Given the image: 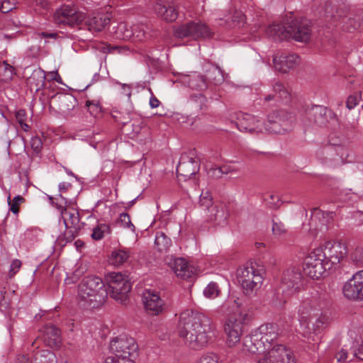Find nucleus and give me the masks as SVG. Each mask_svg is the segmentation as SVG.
<instances>
[{
    "mask_svg": "<svg viewBox=\"0 0 363 363\" xmlns=\"http://www.w3.org/2000/svg\"><path fill=\"white\" fill-rule=\"evenodd\" d=\"M200 163L198 160L187 155H182L177 167V174L179 179L187 180L191 176L199 172Z\"/></svg>",
    "mask_w": 363,
    "mask_h": 363,
    "instance_id": "nucleus-20",
    "label": "nucleus"
},
{
    "mask_svg": "<svg viewBox=\"0 0 363 363\" xmlns=\"http://www.w3.org/2000/svg\"><path fill=\"white\" fill-rule=\"evenodd\" d=\"M30 145L36 153L40 152L43 147L41 139L38 136L33 137L30 140Z\"/></svg>",
    "mask_w": 363,
    "mask_h": 363,
    "instance_id": "nucleus-49",
    "label": "nucleus"
},
{
    "mask_svg": "<svg viewBox=\"0 0 363 363\" xmlns=\"http://www.w3.org/2000/svg\"><path fill=\"white\" fill-rule=\"evenodd\" d=\"M328 322V318L325 315L319 316L315 323L312 324V328H311V331L313 330V333H318L321 328L323 327L325 324Z\"/></svg>",
    "mask_w": 363,
    "mask_h": 363,
    "instance_id": "nucleus-47",
    "label": "nucleus"
},
{
    "mask_svg": "<svg viewBox=\"0 0 363 363\" xmlns=\"http://www.w3.org/2000/svg\"><path fill=\"white\" fill-rule=\"evenodd\" d=\"M300 62L299 57L296 54L279 55L278 52L273 57L274 67L276 70L281 72H287L294 68Z\"/></svg>",
    "mask_w": 363,
    "mask_h": 363,
    "instance_id": "nucleus-24",
    "label": "nucleus"
},
{
    "mask_svg": "<svg viewBox=\"0 0 363 363\" xmlns=\"http://www.w3.org/2000/svg\"><path fill=\"white\" fill-rule=\"evenodd\" d=\"M266 33L274 40L293 38L299 42H307L311 38V23L307 19L289 17L282 23H274L266 29Z\"/></svg>",
    "mask_w": 363,
    "mask_h": 363,
    "instance_id": "nucleus-2",
    "label": "nucleus"
},
{
    "mask_svg": "<svg viewBox=\"0 0 363 363\" xmlns=\"http://www.w3.org/2000/svg\"><path fill=\"white\" fill-rule=\"evenodd\" d=\"M130 256V252L126 248L113 250L110 257V262L115 266H120L127 262Z\"/></svg>",
    "mask_w": 363,
    "mask_h": 363,
    "instance_id": "nucleus-33",
    "label": "nucleus"
},
{
    "mask_svg": "<svg viewBox=\"0 0 363 363\" xmlns=\"http://www.w3.org/2000/svg\"><path fill=\"white\" fill-rule=\"evenodd\" d=\"M307 119L320 127L334 125L337 123L336 114L323 106H313L306 111Z\"/></svg>",
    "mask_w": 363,
    "mask_h": 363,
    "instance_id": "nucleus-14",
    "label": "nucleus"
},
{
    "mask_svg": "<svg viewBox=\"0 0 363 363\" xmlns=\"http://www.w3.org/2000/svg\"><path fill=\"white\" fill-rule=\"evenodd\" d=\"M52 19L59 26L72 28L80 25L85 19V15L74 6L65 4L55 10Z\"/></svg>",
    "mask_w": 363,
    "mask_h": 363,
    "instance_id": "nucleus-9",
    "label": "nucleus"
},
{
    "mask_svg": "<svg viewBox=\"0 0 363 363\" xmlns=\"http://www.w3.org/2000/svg\"><path fill=\"white\" fill-rule=\"evenodd\" d=\"M197 363H218V357L215 354H208L202 357Z\"/></svg>",
    "mask_w": 363,
    "mask_h": 363,
    "instance_id": "nucleus-50",
    "label": "nucleus"
},
{
    "mask_svg": "<svg viewBox=\"0 0 363 363\" xmlns=\"http://www.w3.org/2000/svg\"><path fill=\"white\" fill-rule=\"evenodd\" d=\"M111 232V230L109 225L106 223H99L94 228L91 238L95 240H100L104 238L105 235L110 234Z\"/></svg>",
    "mask_w": 363,
    "mask_h": 363,
    "instance_id": "nucleus-37",
    "label": "nucleus"
},
{
    "mask_svg": "<svg viewBox=\"0 0 363 363\" xmlns=\"http://www.w3.org/2000/svg\"><path fill=\"white\" fill-rule=\"evenodd\" d=\"M322 251L319 248L313 250L304 258L303 270L304 274L312 278L318 279L323 274L330 270L325 265V259L323 257Z\"/></svg>",
    "mask_w": 363,
    "mask_h": 363,
    "instance_id": "nucleus-11",
    "label": "nucleus"
},
{
    "mask_svg": "<svg viewBox=\"0 0 363 363\" xmlns=\"http://www.w3.org/2000/svg\"><path fill=\"white\" fill-rule=\"evenodd\" d=\"M27 118L26 112L23 109H19L16 113V119L17 122L20 124L23 122H25Z\"/></svg>",
    "mask_w": 363,
    "mask_h": 363,
    "instance_id": "nucleus-56",
    "label": "nucleus"
},
{
    "mask_svg": "<svg viewBox=\"0 0 363 363\" xmlns=\"http://www.w3.org/2000/svg\"><path fill=\"white\" fill-rule=\"evenodd\" d=\"M45 81V74L41 69L35 70L28 79V83L32 87L34 86L36 91L44 86Z\"/></svg>",
    "mask_w": 363,
    "mask_h": 363,
    "instance_id": "nucleus-35",
    "label": "nucleus"
},
{
    "mask_svg": "<svg viewBox=\"0 0 363 363\" xmlns=\"http://www.w3.org/2000/svg\"><path fill=\"white\" fill-rule=\"evenodd\" d=\"M144 307L150 315L160 314L164 307V301L158 292L152 289H145L143 295Z\"/></svg>",
    "mask_w": 363,
    "mask_h": 363,
    "instance_id": "nucleus-21",
    "label": "nucleus"
},
{
    "mask_svg": "<svg viewBox=\"0 0 363 363\" xmlns=\"http://www.w3.org/2000/svg\"><path fill=\"white\" fill-rule=\"evenodd\" d=\"M21 266V262L19 259H14L12 261L10 266L11 276H13L17 273Z\"/></svg>",
    "mask_w": 363,
    "mask_h": 363,
    "instance_id": "nucleus-54",
    "label": "nucleus"
},
{
    "mask_svg": "<svg viewBox=\"0 0 363 363\" xmlns=\"http://www.w3.org/2000/svg\"><path fill=\"white\" fill-rule=\"evenodd\" d=\"M359 101V96L358 95H351L347 98L346 101V106L348 109L354 108L358 104Z\"/></svg>",
    "mask_w": 363,
    "mask_h": 363,
    "instance_id": "nucleus-51",
    "label": "nucleus"
},
{
    "mask_svg": "<svg viewBox=\"0 0 363 363\" xmlns=\"http://www.w3.org/2000/svg\"><path fill=\"white\" fill-rule=\"evenodd\" d=\"M259 363H295L292 352L286 346L274 345L259 359Z\"/></svg>",
    "mask_w": 363,
    "mask_h": 363,
    "instance_id": "nucleus-17",
    "label": "nucleus"
},
{
    "mask_svg": "<svg viewBox=\"0 0 363 363\" xmlns=\"http://www.w3.org/2000/svg\"><path fill=\"white\" fill-rule=\"evenodd\" d=\"M117 223L121 227L130 230L133 233H135V228L132 223L130 216L126 213H122L120 214L117 219Z\"/></svg>",
    "mask_w": 363,
    "mask_h": 363,
    "instance_id": "nucleus-42",
    "label": "nucleus"
},
{
    "mask_svg": "<svg viewBox=\"0 0 363 363\" xmlns=\"http://www.w3.org/2000/svg\"><path fill=\"white\" fill-rule=\"evenodd\" d=\"M55 206L60 211L67 228H73L74 232L81 228L79 213L77 210L63 208L57 203L55 204Z\"/></svg>",
    "mask_w": 363,
    "mask_h": 363,
    "instance_id": "nucleus-25",
    "label": "nucleus"
},
{
    "mask_svg": "<svg viewBox=\"0 0 363 363\" xmlns=\"http://www.w3.org/2000/svg\"><path fill=\"white\" fill-rule=\"evenodd\" d=\"M160 104V101L155 96H152L150 99V106L151 108H157Z\"/></svg>",
    "mask_w": 363,
    "mask_h": 363,
    "instance_id": "nucleus-60",
    "label": "nucleus"
},
{
    "mask_svg": "<svg viewBox=\"0 0 363 363\" xmlns=\"http://www.w3.org/2000/svg\"><path fill=\"white\" fill-rule=\"evenodd\" d=\"M155 244L160 252L167 251L172 245V240L163 232H157L155 235Z\"/></svg>",
    "mask_w": 363,
    "mask_h": 363,
    "instance_id": "nucleus-36",
    "label": "nucleus"
},
{
    "mask_svg": "<svg viewBox=\"0 0 363 363\" xmlns=\"http://www.w3.org/2000/svg\"><path fill=\"white\" fill-rule=\"evenodd\" d=\"M177 4L174 0H157L154 5L155 13L167 21L177 18Z\"/></svg>",
    "mask_w": 363,
    "mask_h": 363,
    "instance_id": "nucleus-23",
    "label": "nucleus"
},
{
    "mask_svg": "<svg viewBox=\"0 0 363 363\" xmlns=\"http://www.w3.org/2000/svg\"><path fill=\"white\" fill-rule=\"evenodd\" d=\"M347 357V352L345 349H342L335 355V358L338 362L345 361Z\"/></svg>",
    "mask_w": 363,
    "mask_h": 363,
    "instance_id": "nucleus-58",
    "label": "nucleus"
},
{
    "mask_svg": "<svg viewBox=\"0 0 363 363\" xmlns=\"http://www.w3.org/2000/svg\"><path fill=\"white\" fill-rule=\"evenodd\" d=\"M108 294L115 300L123 303L131 289L130 281L121 273L112 272L107 277Z\"/></svg>",
    "mask_w": 363,
    "mask_h": 363,
    "instance_id": "nucleus-10",
    "label": "nucleus"
},
{
    "mask_svg": "<svg viewBox=\"0 0 363 363\" xmlns=\"http://www.w3.org/2000/svg\"><path fill=\"white\" fill-rule=\"evenodd\" d=\"M44 341L50 346L58 347L61 343L60 330L55 326L50 325H46L43 330Z\"/></svg>",
    "mask_w": 363,
    "mask_h": 363,
    "instance_id": "nucleus-30",
    "label": "nucleus"
},
{
    "mask_svg": "<svg viewBox=\"0 0 363 363\" xmlns=\"http://www.w3.org/2000/svg\"><path fill=\"white\" fill-rule=\"evenodd\" d=\"M101 50L104 52H112L114 50H116V47H112L110 45L105 44L101 47Z\"/></svg>",
    "mask_w": 363,
    "mask_h": 363,
    "instance_id": "nucleus-62",
    "label": "nucleus"
},
{
    "mask_svg": "<svg viewBox=\"0 0 363 363\" xmlns=\"http://www.w3.org/2000/svg\"><path fill=\"white\" fill-rule=\"evenodd\" d=\"M55 99L59 102L60 109L63 112H69L76 104V99L71 94H57Z\"/></svg>",
    "mask_w": 363,
    "mask_h": 363,
    "instance_id": "nucleus-32",
    "label": "nucleus"
},
{
    "mask_svg": "<svg viewBox=\"0 0 363 363\" xmlns=\"http://www.w3.org/2000/svg\"><path fill=\"white\" fill-rule=\"evenodd\" d=\"M111 21L110 17L107 14L99 13L96 16L89 17L85 22L87 29L92 32H100L103 30Z\"/></svg>",
    "mask_w": 363,
    "mask_h": 363,
    "instance_id": "nucleus-28",
    "label": "nucleus"
},
{
    "mask_svg": "<svg viewBox=\"0 0 363 363\" xmlns=\"http://www.w3.org/2000/svg\"><path fill=\"white\" fill-rule=\"evenodd\" d=\"M183 83L186 84L190 89L199 91H204L208 87V82L206 78L198 73L185 76L183 79Z\"/></svg>",
    "mask_w": 363,
    "mask_h": 363,
    "instance_id": "nucleus-29",
    "label": "nucleus"
},
{
    "mask_svg": "<svg viewBox=\"0 0 363 363\" xmlns=\"http://www.w3.org/2000/svg\"><path fill=\"white\" fill-rule=\"evenodd\" d=\"M318 248L322 251L323 257L325 259V264L330 270L335 269L347 255L346 246L340 242L328 241Z\"/></svg>",
    "mask_w": 363,
    "mask_h": 363,
    "instance_id": "nucleus-12",
    "label": "nucleus"
},
{
    "mask_svg": "<svg viewBox=\"0 0 363 363\" xmlns=\"http://www.w3.org/2000/svg\"><path fill=\"white\" fill-rule=\"evenodd\" d=\"M206 79L208 80V84L213 85H219L222 84L225 79L223 71L220 68L215 65H206L205 66Z\"/></svg>",
    "mask_w": 363,
    "mask_h": 363,
    "instance_id": "nucleus-31",
    "label": "nucleus"
},
{
    "mask_svg": "<svg viewBox=\"0 0 363 363\" xmlns=\"http://www.w3.org/2000/svg\"><path fill=\"white\" fill-rule=\"evenodd\" d=\"M272 232L274 235L281 236L286 233L284 225L280 221L273 220Z\"/></svg>",
    "mask_w": 363,
    "mask_h": 363,
    "instance_id": "nucleus-45",
    "label": "nucleus"
},
{
    "mask_svg": "<svg viewBox=\"0 0 363 363\" xmlns=\"http://www.w3.org/2000/svg\"><path fill=\"white\" fill-rule=\"evenodd\" d=\"M273 94L265 96L266 101H275L281 103H288L290 101V93L280 82H275L272 84Z\"/></svg>",
    "mask_w": 363,
    "mask_h": 363,
    "instance_id": "nucleus-27",
    "label": "nucleus"
},
{
    "mask_svg": "<svg viewBox=\"0 0 363 363\" xmlns=\"http://www.w3.org/2000/svg\"><path fill=\"white\" fill-rule=\"evenodd\" d=\"M174 35L177 38H190L194 40L207 38L212 36L211 29L201 22H189L182 24L174 28Z\"/></svg>",
    "mask_w": 363,
    "mask_h": 363,
    "instance_id": "nucleus-13",
    "label": "nucleus"
},
{
    "mask_svg": "<svg viewBox=\"0 0 363 363\" xmlns=\"http://www.w3.org/2000/svg\"><path fill=\"white\" fill-rule=\"evenodd\" d=\"M353 261L360 266H363V248H356L352 254Z\"/></svg>",
    "mask_w": 363,
    "mask_h": 363,
    "instance_id": "nucleus-48",
    "label": "nucleus"
},
{
    "mask_svg": "<svg viewBox=\"0 0 363 363\" xmlns=\"http://www.w3.org/2000/svg\"><path fill=\"white\" fill-rule=\"evenodd\" d=\"M86 106L91 115L94 117L97 116L101 112V106L97 101H87Z\"/></svg>",
    "mask_w": 363,
    "mask_h": 363,
    "instance_id": "nucleus-44",
    "label": "nucleus"
},
{
    "mask_svg": "<svg viewBox=\"0 0 363 363\" xmlns=\"http://www.w3.org/2000/svg\"><path fill=\"white\" fill-rule=\"evenodd\" d=\"M230 215L229 206L224 202L213 203V206L207 209L208 220L216 223L218 225L226 224L228 218Z\"/></svg>",
    "mask_w": 363,
    "mask_h": 363,
    "instance_id": "nucleus-22",
    "label": "nucleus"
},
{
    "mask_svg": "<svg viewBox=\"0 0 363 363\" xmlns=\"http://www.w3.org/2000/svg\"><path fill=\"white\" fill-rule=\"evenodd\" d=\"M238 130L250 134H259L266 131V125L262 120L249 113L240 112L234 122Z\"/></svg>",
    "mask_w": 363,
    "mask_h": 363,
    "instance_id": "nucleus-15",
    "label": "nucleus"
},
{
    "mask_svg": "<svg viewBox=\"0 0 363 363\" xmlns=\"http://www.w3.org/2000/svg\"><path fill=\"white\" fill-rule=\"evenodd\" d=\"M207 99L203 94H194L190 96L189 103L196 109L204 110L206 107Z\"/></svg>",
    "mask_w": 363,
    "mask_h": 363,
    "instance_id": "nucleus-39",
    "label": "nucleus"
},
{
    "mask_svg": "<svg viewBox=\"0 0 363 363\" xmlns=\"http://www.w3.org/2000/svg\"><path fill=\"white\" fill-rule=\"evenodd\" d=\"M110 350L113 355L108 357L133 359L138 355V345L135 340L125 335L112 340L110 343Z\"/></svg>",
    "mask_w": 363,
    "mask_h": 363,
    "instance_id": "nucleus-8",
    "label": "nucleus"
},
{
    "mask_svg": "<svg viewBox=\"0 0 363 363\" xmlns=\"http://www.w3.org/2000/svg\"><path fill=\"white\" fill-rule=\"evenodd\" d=\"M10 4L9 0L3 2L1 8V10L3 13H7L9 11L13 9L12 6L6 7V4Z\"/></svg>",
    "mask_w": 363,
    "mask_h": 363,
    "instance_id": "nucleus-63",
    "label": "nucleus"
},
{
    "mask_svg": "<svg viewBox=\"0 0 363 363\" xmlns=\"http://www.w3.org/2000/svg\"><path fill=\"white\" fill-rule=\"evenodd\" d=\"M24 201V199L18 195L11 201L10 196L8 197V203L10 206V211L14 214H17L19 211V205Z\"/></svg>",
    "mask_w": 363,
    "mask_h": 363,
    "instance_id": "nucleus-43",
    "label": "nucleus"
},
{
    "mask_svg": "<svg viewBox=\"0 0 363 363\" xmlns=\"http://www.w3.org/2000/svg\"><path fill=\"white\" fill-rule=\"evenodd\" d=\"M16 363H33V360L26 355L18 357Z\"/></svg>",
    "mask_w": 363,
    "mask_h": 363,
    "instance_id": "nucleus-61",
    "label": "nucleus"
},
{
    "mask_svg": "<svg viewBox=\"0 0 363 363\" xmlns=\"http://www.w3.org/2000/svg\"><path fill=\"white\" fill-rule=\"evenodd\" d=\"M220 289L217 283L211 281L203 290V295L208 298H215L220 295Z\"/></svg>",
    "mask_w": 363,
    "mask_h": 363,
    "instance_id": "nucleus-41",
    "label": "nucleus"
},
{
    "mask_svg": "<svg viewBox=\"0 0 363 363\" xmlns=\"http://www.w3.org/2000/svg\"><path fill=\"white\" fill-rule=\"evenodd\" d=\"M244 17L245 16L241 11H235L231 18L233 22L241 23L243 21Z\"/></svg>",
    "mask_w": 363,
    "mask_h": 363,
    "instance_id": "nucleus-59",
    "label": "nucleus"
},
{
    "mask_svg": "<svg viewBox=\"0 0 363 363\" xmlns=\"http://www.w3.org/2000/svg\"><path fill=\"white\" fill-rule=\"evenodd\" d=\"M113 116L116 118V121L118 123L121 124L122 125H127L130 121V117L129 114H127L125 116H123V117H121V116Z\"/></svg>",
    "mask_w": 363,
    "mask_h": 363,
    "instance_id": "nucleus-57",
    "label": "nucleus"
},
{
    "mask_svg": "<svg viewBox=\"0 0 363 363\" xmlns=\"http://www.w3.org/2000/svg\"><path fill=\"white\" fill-rule=\"evenodd\" d=\"M171 267L178 277L184 279L191 278L194 273V268L188 264L186 259L183 257L174 259L171 263Z\"/></svg>",
    "mask_w": 363,
    "mask_h": 363,
    "instance_id": "nucleus-26",
    "label": "nucleus"
},
{
    "mask_svg": "<svg viewBox=\"0 0 363 363\" xmlns=\"http://www.w3.org/2000/svg\"><path fill=\"white\" fill-rule=\"evenodd\" d=\"M341 23H342V29L348 32H352L360 26L359 17L354 18L351 17H344Z\"/></svg>",
    "mask_w": 363,
    "mask_h": 363,
    "instance_id": "nucleus-40",
    "label": "nucleus"
},
{
    "mask_svg": "<svg viewBox=\"0 0 363 363\" xmlns=\"http://www.w3.org/2000/svg\"><path fill=\"white\" fill-rule=\"evenodd\" d=\"M208 174L209 177L214 178V179H218L223 176L222 170H220V167H215L211 168L208 171Z\"/></svg>",
    "mask_w": 363,
    "mask_h": 363,
    "instance_id": "nucleus-53",
    "label": "nucleus"
},
{
    "mask_svg": "<svg viewBox=\"0 0 363 363\" xmlns=\"http://www.w3.org/2000/svg\"><path fill=\"white\" fill-rule=\"evenodd\" d=\"M303 286V276L298 267L289 268L283 274L279 290L281 291V296L279 293L277 295V301L274 305L277 307L282 306L287 300L294 294L299 291Z\"/></svg>",
    "mask_w": 363,
    "mask_h": 363,
    "instance_id": "nucleus-5",
    "label": "nucleus"
},
{
    "mask_svg": "<svg viewBox=\"0 0 363 363\" xmlns=\"http://www.w3.org/2000/svg\"><path fill=\"white\" fill-rule=\"evenodd\" d=\"M295 121L294 115L286 110L274 111L268 115L266 132L284 134L291 131Z\"/></svg>",
    "mask_w": 363,
    "mask_h": 363,
    "instance_id": "nucleus-7",
    "label": "nucleus"
},
{
    "mask_svg": "<svg viewBox=\"0 0 363 363\" xmlns=\"http://www.w3.org/2000/svg\"><path fill=\"white\" fill-rule=\"evenodd\" d=\"M104 363H135L131 359H117V357H106Z\"/></svg>",
    "mask_w": 363,
    "mask_h": 363,
    "instance_id": "nucleus-52",
    "label": "nucleus"
},
{
    "mask_svg": "<svg viewBox=\"0 0 363 363\" xmlns=\"http://www.w3.org/2000/svg\"><path fill=\"white\" fill-rule=\"evenodd\" d=\"M262 270L252 264L244 265L238 269L237 278L245 294L250 296L257 291L263 281Z\"/></svg>",
    "mask_w": 363,
    "mask_h": 363,
    "instance_id": "nucleus-6",
    "label": "nucleus"
},
{
    "mask_svg": "<svg viewBox=\"0 0 363 363\" xmlns=\"http://www.w3.org/2000/svg\"><path fill=\"white\" fill-rule=\"evenodd\" d=\"M231 303H233L234 305H235V306L237 308L239 307V303H238V301L236 300H228L222 306V308L223 309L228 308Z\"/></svg>",
    "mask_w": 363,
    "mask_h": 363,
    "instance_id": "nucleus-64",
    "label": "nucleus"
},
{
    "mask_svg": "<svg viewBox=\"0 0 363 363\" xmlns=\"http://www.w3.org/2000/svg\"><path fill=\"white\" fill-rule=\"evenodd\" d=\"M279 328L275 323H266L253 330L243 339L245 348L250 353L264 352L272 347L279 335Z\"/></svg>",
    "mask_w": 363,
    "mask_h": 363,
    "instance_id": "nucleus-4",
    "label": "nucleus"
},
{
    "mask_svg": "<svg viewBox=\"0 0 363 363\" xmlns=\"http://www.w3.org/2000/svg\"><path fill=\"white\" fill-rule=\"evenodd\" d=\"M353 355L359 360H363V340L361 344L353 349Z\"/></svg>",
    "mask_w": 363,
    "mask_h": 363,
    "instance_id": "nucleus-55",
    "label": "nucleus"
},
{
    "mask_svg": "<svg viewBox=\"0 0 363 363\" xmlns=\"http://www.w3.org/2000/svg\"><path fill=\"white\" fill-rule=\"evenodd\" d=\"M324 218V213L320 211H315L311 216L309 225L311 228H313L315 230H322L325 226V223L321 221L320 219Z\"/></svg>",
    "mask_w": 363,
    "mask_h": 363,
    "instance_id": "nucleus-38",
    "label": "nucleus"
},
{
    "mask_svg": "<svg viewBox=\"0 0 363 363\" xmlns=\"http://www.w3.org/2000/svg\"><path fill=\"white\" fill-rule=\"evenodd\" d=\"M344 296L351 300H363V270L357 272L343 286Z\"/></svg>",
    "mask_w": 363,
    "mask_h": 363,
    "instance_id": "nucleus-19",
    "label": "nucleus"
},
{
    "mask_svg": "<svg viewBox=\"0 0 363 363\" xmlns=\"http://www.w3.org/2000/svg\"><path fill=\"white\" fill-rule=\"evenodd\" d=\"M320 303L316 298H309L304 299L298 308V318L301 325H305L308 332H311L309 321L316 315L320 311Z\"/></svg>",
    "mask_w": 363,
    "mask_h": 363,
    "instance_id": "nucleus-18",
    "label": "nucleus"
},
{
    "mask_svg": "<svg viewBox=\"0 0 363 363\" xmlns=\"http://www.w3.org/2000/svg\"><path fill=\"white\" fill-rule=\"evenodd\" d=\"M245 316V314L239 313L230 317L226 320L224 330L227 335V343L229 347H233L240 342Z\"/></svg>",
    "mask_w": 363,
    "mask_h": 363,
    "instance_id": "nucleus-16",
    "label": "nucleus"
},
{
    "mask_svg": "<svg viewBox=\"0 0 363 363\" xmlns=\"http://www.w3.org/2000/svg\"><path fill=\"white\" fill-rule=\"evenodd\" d=\"M200 204L201 206L208 209L211 206H213L212 203V197L209 194L208 191L202 192L200 196Z\"/></svg>",
    "mask_w": 363,
    "mask_h": 363,
    "instance_id": "nucleus-46",
    "label": "nucleus"
},
{
    "mask_svg": "<svg viewBox=\"0 0 363 363\" xmlns=\"http://www.w3.org/2000/svg\"><path fill=\"white\" fill-rule=\"evenodd\" d=\"M107 296V289L102 279L99 277H86L78 284V303L84 308H95L101 306Z\"/></svg>",
    "mask_w": 363,
    "mask_h": 363,
    "instance_id": "nucleus-3",
    "label": "nucleus"
},
{
    "mask_svg": "<svg viewBox=\"0 0 363 363\" xmlns=\"http://www.w3.org/2000/svg\"><path fill=\"white\" fill-rule=\"evenodd\" d=\"M177 330L186 345L200 350L211 340L213 325L210 318L203 313L186 310L180 314Z\"/></svg>",
    "mask_w": 363,
    "mask_h": 363,
    "instance_id": "nucleus-1",
    "label": "nucleus"
},
{
    "mask_svg": "<svg viewBox=\"0 0 363 363\" xmlns=\"http://www.w3.org/2000/svg\"><path fill=\"white\" fill-rule=\"evenodd\" d=\"M16 74L15 68L6 61L0 62V82H10Z\"/></svg>",
    "mask_w": 363,
    "mask_h": 363,
    "instance_id": "nucleus-34",
    "label": "nucleus"
}]
</instances>
